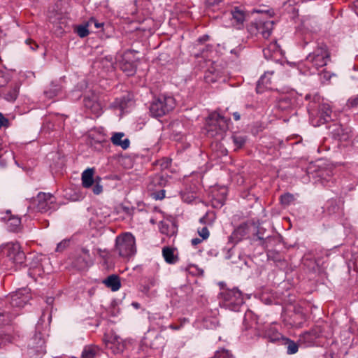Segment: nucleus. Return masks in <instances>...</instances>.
Instances as JSON below:
<instances>
[{
	"label": "nucleus",
	"instance_id": "obj_9",
	"mask_svg": "<svg viewBox=\"0 0 358 358\" xmlns=\"http://www.w3.org/2000/svg\"><path fill=\"white\" fill-rule=\"evenodd\" d=\"M70 259L72 266L79 271H84L92 264L90 251L85 248L76 250Z\"/></svg>",
	"mask_w": 358,
	"mask_h": 358
},
{
	"label": "nucleus",
	"instance_id": "obj_34",
	"mask_svg": "<svg viewBox=\"0 0 358 358\" xmlns=\"http://www.w3.org/2000/svg\"><path fill=\"white\" fill-rule=\"evenodd\" d=\"M329 255V252L327 250H325L322 248H316L315 249V263L317 266H322L325 268L324 266V262L322 261L324 257L327 258Z\"/></svg>",
	"mask_w": 358,
	"mask_h": 358
},
{
	"label": "nucleus",
	"instance_id": "obj_6",
	"mask_svg": "<svg viewBox=\"0 0 358 358\" xmlns=\"http://www.w3.org/2000/svg\"><path fill=\"white\" fill-rule=\"evenodd\" d=\"M306 62L317 69L323 67L331 60V55L328 47L324 43H318L313 52L306 57Z\"/></svg>",
	"mask_w": 358,
	"mask_h": 358
},
{
	"label": "nucleus",
	"instance_id": "obj_5",
	"mask_svg": "<svg viewBox=\"0 0 358 358\" xmlns=\"http://www.w3.org/2000/svg\"><path fill=\"white\" fill-rule=\"evenodd\" d=\"M115 250L123 258H129L136 252L135 238L131 233H124L116 237Z\"/></svg>",
	"mask_w": 358,
	"mask_h": 358
},
{
	"label": "nucleus",
	"instance_id": "obj_20",
	"mask_svg": "<svg viewBox=\"0 0 358 358\" xmlns=\"http://www.w3.org/2000/svg\"><path fill=\"white\" fill-rule=\"evenodd\" d=\"M124 136L123 132H116L113 134L110 141L114 145L120 146L123 150L127 149L130 145V141L129 138L122 139Z\"/></svg>",
	"mask_w": 358,
	"mask_h": 358
},
{
	"label": "nucleus",
	"instance_id": "obj_33",
	"mask_svg": "<svg viewBox=\"0 0 358 358\" xmlns=\"http://www.w3.org/2000/svg\"><path fill=\"white\" fill-rule=\"evenodd\" d=\"M1 219L7 221L8 227L10 231H15L21 223V219L18 217L10 215L8 218L3 217Z\"/></svg>",
	"mask_w": 358,
	"mask_h": 358
},
{
	"label": "nucleus",
	"instance_id": "obj_59",
	"mask_svg": "<svg viewBox=\"0 0 358 358\" xmlns=\"http://www.w3.org/2000/svg\"><path fill=\"white\" fill-rule=\"evenodd\" d=\"M224 202L220 200H214L212 202V205L214 208H221L224 205Z\"/></svg>",
	"mask_w": 358,
	"mask_h": 358
},
{
	"label": "nucleus",
	"instance_id": "obj_1",
	"mask_svg": "<svg viewBox=\"0 0 358 358\" xmlns=\"http://www.w3.org/2000/svg\"><path fill=\"white\" fill-rule=\"evenodd\" d=\"M43 312L35 327L33 336L28 341L29 354L35 358L43 356L46 352V338L48 336V325L45 324Z\"/></svg>",
	"mask_w": 358,
	"mask_h": 358
},
{
	"label": "nucleus",
	"instance_id": "obj_15",
	"mask_svg": "<svg viewBox=\"0 0 358 358\" xmlns=\"http://www.w3.org/2000/svg\"><path fill=\"white\" fill-rule=\"evenodd\" d=\"M332 110L330 106L328 103L320 104L317 108L316 122L314 123L313 120V124L315 127L320 126L321 124L329 122L332 120L331 117Z\"/></svg>",
	"mask_w": 358,
	"mask_h": 358
},
{
	"label": "nucleus",
	"instance_id": "obj_30",
	"mask_svg": "<svg viewBox=\"0 0 358 358\" xmlns=\"http://www.w3.org/2000/svg\"><path fill=\"white\" fill-rule=\"evenodd\" d=\"M101 353V350L99 348L95 345H89L86 346L83 352L82 357L83 358H94L95 357L99 355Z\"/></svg>",
	"mask_w": 358,
	"mask_h": 358
},
{
	"label": "nucleus",
	"instance_id": "obj_22",
	"mask_svg": "<svg viewBox=\"0 0 358 358\" xmlns=\"http://www.w3.org/2000/svg\"><path fill=\"white\" fill-rule=\"evenodd\" d=\"M103 284L113 292L117 291L121 287L120 277L117 275L112 274L108 276L103 281Z\"/></svg>",
	"mask_w": 358,
	"mask_h": 358
},
{
	"label": "nucleus",
	"instance_id": "obj_43",
	"mask_svg": "<svg viewBox=\"0 0 358 358\" xmlns=\"http://www.w3.org/2000/svg\"><path fill=\"white\" fill-rule=\"evenodd\" d=\"M213 358H234V357L228 350L222 349L216 351Z\"/></svg>",
	"mask_w": 358,
	"mask_h": 358
},
{
	"label": "nucleus",
	"instance_id": "obj_47",
	"mask_svg": "<svg viewBox=\"0 0 358 358\" xmlns=\"http://www.w3.org/2000/svg\"><path fill=\"white\" fill-rule=\"evenodd\" d=\"M69 243L70 241L68 239L62 241L57 244L55 251L59 252L64 251L66 248L69 246Z\"/></svg>",
	"mask_w": 358,
	"mask_h": 358
},
{
	"label": "nucleus",
	"instance_id": "obj_48",
	"mask_svg": "<svg viewBox=\"0 0 358 358\" xmlns=\"http://www.w3.org/2000/svg\"><path fill=\"white\" fill-rule=\"evenodd\" d=\"M101 180L100 177H96L95 179V184L92 187V191L95 194H99L103 191V187L99 184V181Z\"/></svg>",
	"mask_w": 358,
	"mask_h": 358
},
{
	"label": "nucleus",
	"instance_id": "obj_16",
	"mask_svg": "<svg viewBox=\"0 0 358 358\" xmlns=\"http://www.w3.org/2000/svg\"><path fill=\"white\" fill-rule=\"evenodd\" d=\"M121 70L128 76H134L136 72V64L135 62L129 58V55L125 53L120 63Z\"/></svg>",
	"mask_w": 358,
	"mask_h": 358
},
{
	"label": "nucleus",
	"instance_id": "obj_53",
	"mask_svg": "<svg viewBox=\"0 0 358 358\" xmlns=\"http://www.w3.org/2000/svg\"><path fill=\"white\" fill-rule=\"evenodd\" d=\"M313 39V34L312 33H306L304 36L302 38L303 45V47H305L306 45H308Z\"/></svg>",
	"mask_w": 358,
	"mask_h": 358
},
{
	"label": "nucleus",
	"instance_id": "obj_11",
	"mask_svg": "<svg viewBox=\"0 0 358 358\" xmlns=\"http://www.w3.org/2000/svg\"><path fill=\"white\" fill-rule=\"evenodd\" d=\"M274 22L272 20H258L252 22L248 27V31L252 34H260L264 38H268L273 29Z\"/></svg>",
	"mask_w": 358,
	"mask_h": 358
},
{
	"label": "nucleus",
	"instance_id": "obj_61",
	"mask_svg": "<svg viewBox=\"0 0 358 358\" xmlns=\"http://www.w3.org/2000/svg\"><path fill=\"white\" fill-rule=\"evenodd\" d=\"M201 241H202L201 239H200L199 238H195L192 239L191 243H192V245L196 246L198 244L201 243Z\"/></svg>",
	"mask_w": 358,
	"mask_h": 358
},
{
	"label": "nucleus",
	"instance_id": "obj_37",
	"mask_svg": "<svg viewBox=\"0 0 358 358\" xmlns=\"http://www.w3.org/2000/svg\"><path fill=\"white\" fill-rule=\"evenodd\" d=\"M292 99L287 96L280 98L276 104V107L281 111H287L289 110L292 108Z\"/></svg>",
	"mask_w": 358,
	"mask_h": 358
},
{
	"label": "nucleus",
	"instance_id": "obj_64",
	"mask_svg": "<svg viewBox=\"0 0 358 358\" xmlns=\"http://www.w3.org/2000/svg\"><path fill=\"white\" fill-rule=\"evenodd\" d=\"M208 38V36H204L202 38H199L200 42L206 41Z\"/></svg>",
	"mask_w": 358,
	"mask_h": 358
},
{
	"label": "nucleus",
	"instance_id": "obj_50",
	"mask_svg": "<svg viewBox=\"0 0 358 358\" xmlns=\"http://www.w3.org/2000/svg\"><path fill=\"white\" fill-rule=\"evenodd\" d=\"M320 78L322 82L329 81L331 76H334V73H331L330 72L326 71L325 69L322 70L321 73H320Z\"/></svg>",
	"mask_w": 358,
	"mask_h": 358
},
{
	"label": "nucleus",
	"instance_id": "obj_46",
	"mask_svg": "<svg viewBox=\"0 0 358 358\" xmlns=\"http://www.w3.org/2000/svg\"><path fill=\"white\" fill-rule=\"evenodd\" d=\"M9 80V75L3 71H0V87L6 86Z\"/></svg>",
	"mask_w": 358,
	"mask_h": 358
},
{
	"label": "nucleus",
	"instance_id": "obj_2",
	"mask_svg": "<svg viewBox=\"0 0 358 358\" xmlns=\"http://www.w3.org/2000/svg\"><path fill=\"white\" fill-rule=\"evenodd\" d=\"M223 284V282L220 283L223 289L220 294L222 307L232 311H239L244 303L242 292L238 287L224 289Z\"/></svg>",
	"mask_w": 358,
	"mask_h": 358
},
{
	"label": "nucleus",
	"instance_id": "obj_13",
	"mask_svg": "<svg viewBox=\"0 0 358 358\" xmlns=\"http://www.w3.org/2000/svg\"><path fill=\"white\" fill-rule=\"evenodd\" d=\"M85 108L92 114L99 116L101 113V107L98 101V96L94 92H90L83 96Z\"/></svg>",
	"mask_w": 358,
	"mask_h": 358
},
{
	"label": "nucleus",
	"instance_id": "obj_28",
	"mask_svg": "<svg viewBox=\"0 0 358 358\" xmlns=\"http://www.w3.org/2000/svg\"><path fill=\"white\" fill-rule=\"evenodd\" d=\"M145 341V344L153 349H158L164 345V338L160 334H155L153 340L146 336Z\"/></svg>",
	"mask_w": 358,
	"mask_h": 358
},
{
	"label": "nucleus",
	"instance_id": "obj_40",
	"mask_svg": "<svg viewBox=\"0 0 358 358\" xmlns=\"http://www.w3.org/2000/svg\"><path fill=\"white\" fill-rule=\"evenodd\" d=\"M231 138L234 145L237 148H242L245 145L247 140L246 136L239 135H233Z\"/></svg>",
	"mask_w": 358,
	"mask_h": 358
},
{
	"label": "nucleus",
	"instance_id": "obj_36",
	"mask_svg": "<svg viewBox=\"0 0 358 358\" xmlns=\"http://www.w3.org/2000/svg\"><path fill=\"white\" fill-rule=\"evenodd\" d=\"M204 78L208 83L225 81V78L220 76L217 71L206 72Z\"/></svg>",
	"mask_w": 358,
	"mask_h": 358
},
{
	"label": "nucleus",
	"instance_id": "obj_35",
	"mask_svg": "<svg viewBox=\"0 0 358 358\" xmlns=\"http://www.w3.org/2000/svg\"><path fill=\"white\" fill-rule=\"evenodd\" d=\"M19 88L17 85L11 87L7 92L2 93L3 98L8 101H14L18 96Z\"/></svg>",
	"mask_w": 358,
	"mask_h": 358
},
{
	"label": "nucleus",
	"instance_id": "obj_32",
	"mask_svg": "<svg viewBox=\"0 0 358 358\" xmlns=\"http://www.w3.org/2000/svg\"><path fill=\"white\" fill-rule=\"evenodd\" d=\"M162 255L165 261L169 264H174L178 260V257L174 255V250L171 248H164Z\"/></svg>",
	"mask_w": 358,
	"mask_h": 358
},
{
	"label": "nucleus",
	"instance_id": "obj_60",
	"mask_svg": "<svg viewBox=\"0 0 358 358\" xmlns=\"http://www.w3.org/2000/svg\"><path fill=\"white\" fill-rule=\"evenodd\" d=\"M26 43L30 45V48L32 50H35L38 47V45L34 41H32L30 39H27L26 41Z\"/></svg>",
	"mask_w": 358,
	"mask_h": 358
},
{
	"label": "nucleus",
	"instance_id": "obj_56",
	"mask_svg": "<svg viewBox=\"0 0 358 358\" xmlns=\"http://www.w3.org/2000/svg\"><path fill=\"white\" fill-rule=\"evenodd\" d=\"M152 195L155 199H162L165 197V190L162 189L157 192L153 193Z\"/></svg>",
	"mask_w": 358,
	"mask_h": 358
},
{
	"label": "nucleus",
	"instance_id": "obj_23",
	"mask_svg": "<svg viewBox=\"0 0 358 358\" xmlns=\"http://www.w3.org/2000/svg\"><path fill=\"white\" fill-rule=\"evenodd\" d=\"M343 201L338 199H329L327 203V211L329 214L338 213L343 208Z\"/></svg>",
	"mask_w": 358,
	"mask_h": 358
},
{
	"label": "nucleus",
	"instance_id": "obj_51",
	"mask_svg": "<svg viewBox=\"0 0 358 358\" xmlns=\"http://www.w3.org/2000/svg\"><path fill=\"white\" fill-rule=\"evenodd\" d=\"M199 235L205 240L209 237V231L207 227H203L202 229L198 230Z\"/></svg>",
	"mask_w": 358,
	"mask_h": 358
},
{
	"label": "nucleus",
	"instance_id": "obj_12",
	"mask_svg": "<svg viewBox=\"0 0 358 358\" xmlns=\"http://www.w3.org/2000/svg\"><path fill=\"white\" fill-rule=\"evenodd\" d=\"M11 308L6 305L5 309L0 311V324L4 327L6 330H9L13 334L18 336V331H15V324L13 321L18 315L16 311L11 312Z\"/></svg>",
	"mask_w": 358,
	"mask_h": 358
},
{
	"label": "nucleus",
	"instance_id": "obj_38",
	"mask_svg": "<svg viewBox=\"0 0 358 358\" xmlns=\"http://www.w3.org/2000/svg\"><path fill=\"white\" fill-rule=\"evenodd\" d=\"M120 339V337L115 336L113 338H110V340L108 341V343L107 344V345H109V344L111 345L109 347L111 349H113L114 346L117 344V353L123 352V350L124 349V344L120 343V341H119Z\"/></svg>",
	"mask_w": 358,
	"mask_h": 358
},
{
	"label": "nucleus",
	"instance_id": "obj_63",
	"mask_svg": "<svg viewBox=\"0 0 358 358\" xmlns=\"http://www.w3.org/2000/svg\"><path fill=\"white\" fill-rule=\"evenodd\" d=\"M234 120L238 121L241 118L240 113L238 112H234L232 114Z\"/></svg>",
	"mask_w": 358,
	"mask_h": 358
},
{
	"label": "nucleus",
	"instance_id": "obj_57",
	"mask_svg": "<svg viewBox=\"0 0 358 358\" xmlns=\"http://www.w3.org/2000/svg\"><path fill=\"white\" fill-rule=\"evenodd\" d=\"M222 0H206V5L208 7L218 5Z\"/></svg>",
	"mask_w": 358,
	"mask_h": 358
},
{
	"label": "nucleus",
	"instance_id": "obj_42",
	"mask_svg": "<svg viewBox=\"0 0 358 358\" xmlns=\"http://www.w3.org/2000/svg\"><path fill=\"white\" fill-rule=\"evenodd\" d=\"M294 200V196L290 193H285L280 196V203L283 206H289Z\"/></svg>",
	"mask_w": 358,
	"mask_h": 358
},
{
	"label": "nucleus",
	"instance_id": "obj_58",
	"mask_svg": "<svg viewBox=\"0 0 358 358\" xmlns=\"http://www.w3.org/2000/svg\"><path fill=\"white\" fill-rule=\"evenodd\" d=\"M164 181V180L162 176H156L152 178V183H153L155 185L156 184L161 185Z\"/></svg>",
	"mask_w": 358,
	"mask_h": 358
},
{
	"label": "nucleus",
	"instance_id": "obj_21",
	"mask_svg": "<svg viewBox=\"0 0 358 358\" xmlns=\"http://www.w3.org/2000/svg\"><path fill=\"white\" fill-rule=\"evenodd\" d=\"M258 316L252 310H248L245 313L243 319V326L245 330H248L254 327V325L257 324Z\"/></svg>",
	"mask_w": 358,
	"mask_h": 358
},
{
	"label": "nucleus",
	"instance_id": "obj_29",
	"mask_svg": "<svg viewBox=\"0 0 358 358\" xmlns=\"http://www.w3.org/2000/svg\"><path fill=\"white\" fill-rule=\"evenodd\" d=\"M273 72H271V74H273ZM270 73V72H266L263 76L260 77L259 80L257 83L256 92L257 93L261 94L263 93L267 87H268V85L271 83L270 79L266 78V74Z\"/></svg>",
	"mask_w": 358,
	"mask_h": 358
},
{
	"label": "nucleus",
	"instance_id": "obj_7",
	"mask_svg": "<svg viewBox=\"0 0 358 358\" xmlns=\"http://www.w3.org/2000/svg\"><path fill=\"white\" fill-rule=\"evenodd\" d=\"M6 257L16 265H22L26 259L25 254L18 243H9L0 246V258Z\"/></svg>",
	"mask_w": 358,
	"mask_h": 358
},
{
	"label": "nucleus",
	"instance_id": "obj_4",
	"mask_svg": "<svg viewBox=\"0 0 358 358\" xmlns=\"http://www.w3.org/2000/svg\"><path fill=\"white\" fill-rule=\"evenodd\" d=\"M176 106L173 97L166 95H160L157 98H155L150 106V115L154 117H160L171 110Z\"/></svg>",
	"mask_w": 358,
	"mask_h": 358
},
{
	"label": "nucleus",
	"instance_id": "obj_39",
	"mask_svg": "<svg viewBox=\"0 0 358 358\" xmlns=\"http://www.w3.org/2000/svg\"><path fill=\"white\" fill-rule=\"evenodd\" d=\"M268 260L273 261L274 262H280L282 259V256L278 252L275 250H268L266 252Z\"/></svg>",
	"mask_w": 358,
	"mask_h": 358
},
{
	"label": "nucleus",
	"instance_id": "obj_49",
	"mask_svg": "<svg viewBox=\"0 0 358 358\" xmlns=\"http://www.w3.org/2000/svg\"><path fill=\"white\" fill-rule=\"evenodd\" d=\"M59 90V87L57 85H55L53 88H50L48 90H45L44 92V93H45L46 97L51 99L57 94Z\"/></svg>",
	"mask_w": 358,
	"mask_h": 358
},
{
	"label": "nucleus",
	"instance_id": "obj_45",
	"mask_svg": "<svg viewBox=\"0 0 358 358\" xmlns=\"http://www.w3.org/2000/svg\"><path fill=\"white\" fill-rule=\"evenodd\" d=\"M346 107L348 108L358 107V94L348 99L346 103Z\"/></svg>",
	"mask_w": 358,
	"mask_h": 358
},
{
	"label": "nucleus",
	"instance_id": "obj_54",
	"mask_svg": "<svg viewBox=\"0 0 358 358\" xmlns=\"http://www.w3.org/2000/svg\"><path fill=\"white\" fill-rule=\"evenodd\" d=\"M54 301H55V298L53 297H47L46 299V303L48 305V306H50L51 308H50V315H48V320H51V317H52V304L54 303Z\"/></svg>",
	"mask_w": 358,
	"mask_h": 358
},
{
	"label": "nucleus",
	"instance_id": "obj_17",
	"mask_svg": "<svg viewBox=\"0 0 358 358\" xmlns=\"http://www.w3.org/2000/svg\"><path fill=\"white\" fill-rule=\"evenodd\" d=\"M332 136L338 140H346L348 138L349 129L343 127V126L338 123H333L329 127Z\"/></svg>",
	"mask_w": 358,
	"mask_h": 358
},
{
	"label": "nucleus",
	"instance_id": "obj_19",
	"mask_svg": "<svg viewBox=\"0 0 358 358\" xmlns=\"http://www.w3.org/2000/svg\"><path fill=\"white\" fill-rule=\"evenodd\" d=\"M132 96L130 94H124L115 99L113 106L121 110H124L132 104Z\"/></svg>",
	"mask_w": 358,
	"mask_h": 358
},
{
	"label": "nucleus",
	"instance_id": "obj_14",
	"mask_svg": "<svg viewBox=\"0 0 358 358\" xmlns=\"http://www.w3.org/2000/svg\"><path fill=\"white\" fill-rule=\"evenodd\" d=\"M36 208L41 213H45L53 208L55 198L50 193L39 192L36 198Z\"/></svg>",
	"mask_w": 358,
	"mask_h": 358
},
{
	"label": "nucleus",
	"instance_id": "obj_10",
	"mask_svg": "<svg viewBox=\"0 0 358 358\" xmlns=\"http://www.w3.org/2000/svg\"><path fill=\"white\" fill-rule=\"evenodd\" d=\"M230 13L231 15V23L233 26L238 29H243L245 22H247L250 17V13L243 6L232 7Z\"/></svg>",
	"mask_w": 358,
	"mask_h": 358
},
{
	"label": "nucleus",
	"instance_id": "obj_18",
	"mask_svg": "<svg viewBox=\"0 0 358 358\" xmlns=\"http://www.w3.org/2000/svg\"><path fill=\"white\" fill-rule=\"evenodd\" d=\"M250 230V224L248 222L241 223L233 231L230 238L235 242H238L246 236Z\"/></svg>",
	"mask_w": 358,
	"mask_h": 358
},
{
	"label": "nucleus",
	"instance_id": "obj_44",
	"mask_svg": "<svg viewBox=\"0 0 358 358\" xmlns=\"http://www.w3.org/2000/svg\"><path fill=\"white\" fill-rule=\"evenodd\" d=\"M87 25H79L76 29V33L78 35L81 37L84 38L87 36L89 34V30L87 29Z\"/></svg>",
	"mask_w": 358,
	"mask_h": 358
},
{
	"label": "nucleus",
	"instance_id": "obj_52",
	"mask_svg": "<svg viewBox=\"0 0 358 358\" xmlns=\"http://www.w3.org/2000/svg\"><path fill=\"white\" fill-rule=\"evenodd\" d=\"M92 24H94V26L97 29L101 27L103 25V23L99 22L95 18L91 17L87 22V25L92 26Z\"/></svg>",
	"mask_w": 358,
	"mask_h": 358
},
{
	"label": "nucleus",
	"instance_id": "obj_3",
	"mask_svg": "<svg viewBox=\"0 0 358 358\" xmlns=\"http://www.w3.org/2000/svg\"><path fill=\"white\" fill-rule=\"evenodd\" d=\"M229 119L217 112L209 115L206 120V134L210 137L222 136L228 129Z\"/></svg>",
	"mask_w": 358,
	"mask_h": 358
},
{
	"label": "nucleus",
	"instance_id": "obj_31",
	"mask_svg": "<svg viewBox=\"0 0 358 358\" xmlns=\"http://www.w3.org/2000/svg\"><path fill=\"white\" fill-rule=\"evenodd\" d=\"M282 343L287 347V353L288 355L296 354L299 350V344L288 338H282Z\"/></svg>",
	"mask_w": 358,
	"mask_h": 358
},
{
	"label": "nucleus",
	"instance_id": "obj_26",
	"mask_svg": "<svg viewBox=\"0 0 358 358\" xmlns=\"http://www.w3.org/2000/svg\"><path fill=\"white\" fill-rule=\"evenodd\" d=\"M159 231L162 234L169 236H173L177 231L176 226L174 223L169 224L165 221H161L159 224Z\"/></svg>",
	"mask_w": 358,
	"mask_h": 358
},
{
	"label": "nucleus",
	"instance_id": "obj_27",
	"mask_svg": "<svg viewBox=\"0 0 358 358\" xmlns=\"http://www.w3.org/2000/svg\"><path fill=\"white\" fill-rule=\"evenodd\" d=\"M94 169H87L82 173V185L85 188H89L92 186L95 180L93 178Z\"/></svg>",
	"mask_w": 358,
	"mask_h": 358
},
{
	"label": "nucleus",
	"instance_id": "obj_24",
	"mask_svg": "<svg viewBox=\"0 0 358 358\" xmlns=\"http://www.w3.org/2000/svg\"><path fill=\"white\" fill-rule=\"evenodd\" d=\"M264 337L271 343H275L282 340L284 336L274 327L266 329L264 333Z\"/></svg>",
	"mask_w": 358,
	"mask_h": 358
},
{
	"label": "nucleus",
	"instance_id": "obj_41",
	"mask_svg": "<svg viewBox=\"0 0 358 358\" xmlns=\"http://www.w3.org/2000/svg\"><path fill=\"white\" fill-rule=\"evenodd\" d=\"M256 236L257 239L260 241L259 245L264 248H267L268 247V241L271 238L270 236L266 237H264L262 234L261 230L259 229L256 233Z\"/></svg>",
	"mask_w": 358,
	"mask_h": 358
},
{
	"label": "nucleus",
	"instance_id": "obj_25",
	"mask_svg": "<svg viewBox=\"0 0 358 358\" xmlns=\"http://www.w3.org/2000/svg\"><path fill=\"white\" fill-rule=\"evenodd\" d=\"M15 335L13 334L9 330L0 327V348H2L8 343H12Z\"/></svg>",
	"mask_w": 358,
	"mask_h": 358
},
{
	"label": "nucleus",
	"instance_id": "obj_8",
	"mask_svg": "<svg viewBox=\"0 0 358 358\" xmlns=\"http://www.w3.org/2000/svg\"><path fill=\"white\" fill-rule=\"evenodd\" d=\"M31 299L30 289L27 287L21 288L10 293L6 297L5 303L10 308H21Z\"/></svg>",
	"mask_w": 358,
	"mask_h": 358
},
{
	"label": "nucleus",
	"instance_id": "obj_55",
	"mask_svg": "<svg viewBox=\"0 0 358 358\" xmlns=\"http://www.w3.org/2000/svg\"><path fill=\"white\" fill-rule=\"evenodd\" d=\"M8 124L9 120L6 118L1 113H0V128L1 127H8Z\"/></svg>",
	"mask_w": 358,
	"mask_h": 358
},
{
	"label": "nucleus",
	"instance_id": "obj_62",
	"mask_svg": "<svg viewBox=\"0 0 358 358\" xmlns=\"http://www.w3.org/2000/svg\"><path fill=\"white\" fill-rule=\"evenodd\" d=\"M208 216V213H206L204 216H203L202 217L200 218L199 222L203 224H206V222H207L206 219H207Z\"/></svg>",
	"mask_w": 358,
	"mask_h": 358
}]
</instances>
